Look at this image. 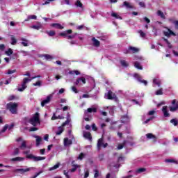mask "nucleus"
<instances>
[{
    "label": "nucleus",
    "mask_w": 178,
    "mask_h": 178,
    "mask_svg": "<svg viewBox=\"0 0 178 178\" xmlns=\"http://www.w3.org/2000/svg\"><path fill=\"white\" fill-rule=\"evenodd\" d=\"M40 77H41L40 75L35 76L32 77L31 79L24 78L22 83L21 84L22 88H19L18 91H19V92L24 91L25 88H27V85H26L27 83H30V81H31V80H34V79H37V78H40Z\"/></svg>",
    "instance_id": "obj_1"
},
{
    "label": "nucleus",
    "mask_w": 178,
    "mask_h": 178,
    "mask_svg": "<svg viewBox=\"0 0 178 178\" xmlns=\"http://www.w3.org/2000/svg\"><path fill=\"white\" fill-rule=\"evenodd\" d=\"M17 103L10 102L6 104V109L13 115H17Z\"/></svg>",
    "instance_id": "obj_2"
},
{
    "label": "nucleus",
    "mask_w": 178,
    "mask_h": 178,
    "mask_svg": "<svg viewBox=\"0 0 178 178\" xmlns=\"http://www.w3.org/2000/svg\"><path fill=\"white\" fill-rule=\"evenodd\" d=\"M29 123L34 127H35L37 124H40L41 123L40 121V113H35L33 117L29 120Z\"/></svg>",
    "instance_id": "obj_3"
},
{
    "label": "nucleus",
    "mask_w": 178,
    "mask_h": 178,
    "mask_svg": "<svg viewBox=\"0 0 178 178\" xmlns=\"http://www.w3.org/2000/svg\"><path fill=\"white\" fill-rule=\"evenodd\" d=\"M27 159H33L35 162H38V161H44L45 157L44 156H35L34 154L26 155Z\"/></svg>",
    "instance_id": "obj_4"
},
{
    "label": "nucleus",
    "mask_w": 178,
    "mask_h": 178,
    "mask_svg": "<svg viewBox=\"0 0 178 178\" xmlns=\"http://www.w3.org/2000/svg\"><path fill=\"white\" fill-rule=\"evenodd\" d=\"M31 170V168H17L14 170L15 173H20V175H24V173H27V172H30Z\"/></svg>",
    "instance_id": "obj_5"
},
{
    "label": "nucleus",
    "mask_w": 178,
    "mask_h": 178,
    "mask_svg": "<svg viewBox=\"0 0 178 178\" xmlns=\"http://www.w3.org/2000/svg\"><path fill=\"white\" fill-rule=\"evenodd\" d=\"M107 99H115V101L118 100V97L116 96V94L113 93L111 90H109L106 95Z\"/></svg>",
    "instance_id": "obj_6"
},
{
    "label": "nucleus",
    "mask_w": 178,
    "mask_h": 178,
    "mask_svg": "<svg viewBox=\"0 0 178 178\" xmlns=\"http://www.w3.org/2000/svg\"><path fill=\"white\" fill-rule=\"evenodd\" d=\"M51 99H52V95H49L47 97V98L41 102V106L44 107L47 104H49L51 102Z\"/></svg>",
    "instance_id": "obj_7"
},
{
    "label": "nucleus",
    "mask_w": 178,
    "mask_h": 178,
    "mask_svg": "<svg viewBox=\"0 0 178 178\" xmlns=\"http://www.w3.org/2000/svg\"><path fill=\"white\" fill-rule=\"evenodd\" d=\"M162 112L163 113L164 118H170V113H169V111H168V106H163Z\"/></svg>",
    "instance_id": "obj_8"
},
{
    "label": "nucleus",
    "mask_w": 178,
    "mask_h": 178,
    "mask_svg": "<svg viewBox=\"0 0 178 178\" xmlns=\"http://www.w3.org/2000/svg\"><path fill=\"white\" fill-rule=\"evenodd\" d=\"M73 31L72 29H68L64 32L60 33L59 35L60 37H64V38H67V34H72Z\"/></svg>",
    "instance_id": "obj_9"
},
{
    "label": "nucleus",
    "mask_w": 178,
    "mask_h": 178,
    "mask_svg": "<svg viewBox=\"0 0 178 178\" xmlns=\"http://www.w3.org/2000/svg\"><path fill=\"white\" fill-rule=\"evenodd\" d=\"M163 34L165 37H168V38H169L170 37V35H176V33H175V32H173V31L170 30V29H168V31H164Z\"/></svg>",
    "instance_id": "obj_10"
},
{
    "label": "nucleus",
    "mask_w": 178,
    "mask_h": 178,
    "mask_svg": "<svg viewBox=\"0 0 178 178\" xmlns=\"http://www.w3.org/2000/svg\"><path fill=\"white\" fill-rule=\"evenodd\" d=\"M51 27H54V29H58V30H63L64 27L59 23H53L51 24Z\"/></svg>",
    "instance_id": "obj_11"
},
{
    "label": "nucleus",
    "mask_w": 178,
    "mask_h": 178,
    "mask_svg": "<svg viewBox=\"0 0 178 178\" xmlns=\"http://www.w3.org/2000/svg\"><path fill=\"white\" fill-rule=\"evenodd\" d=\"M33 137L34 138H36V147H40V145H41V142L42 141V138L37 135H34Z\"/></svg>",
    "instance_id": "obj_12"
},
{
    "label": "nucleus",
    "mask_w": 178,
    "mask_h": 178,
    "mask_svg": "<svg viewBox=\"0 0 178 178\" xmlns=\"http://www.w3.org/2000/svg\"><path fill=\"white\" fill-rule=\"evenodd\" d=\"M83 137L86 138V140H89V141H92V136L90 132H83Z\"/></svg>",
    "instance_id": "obj_13"
},
{
    "label": "nucleus",
    "mask_w": 178,
    "mask_h": 178,
    "mask_svg": "<svg viewBox=\"0 0 178 178\" xmlns=\"http://www.w3.org/2000/svg\"><path fill=\"white\" fill-rule=\"evenodd\" d=\"M80 83H82L83 84H86V78L84 77L78 78L75 82V84L76 86H79Z\"/></svg>",
    "instance_id": "obj_14"
},
{
    "label": "nucleus",
    "mask_w": 178,
    "mask_h": 178,
    "mask_svg": "<svg viewBox=\"0 0 178 178\" xmlns=\"http://www.w3.org/2000/svg\"><path fill=\"white\" fill-rule=\"evenodd\" d=\"M92 41L93 42V47H96V48H98L99 45H101V42H99V40H97L95 38H92Z\"/></svg>",
    "instance_id": "obj_15"
},
{
    "label": "nucleus",
    "mask_w": 178,
    "mask_h": 178,
    "mask_svg": "<svg viewBox=\"0 0 178 178\" xmlns=\"http://www.w3.org/2000/svg\"><path fill=\"white\" fill-rule=\"evenodd\" d=\"M156 15L157 16H159V17H161V19H163V20H165V19H166V16H165V14L161 10H157Z\"/></svg>",
    "instance_id": "obj_16"
},
{
    "label": "nucleus",
    "mask_w": 178,
    "mask_h": 178,
    "mask_svg": "<svg viewBox=\"0 0 178 178\" xmlns=\"http://www.w3.org/2000/svg\"><path fill=\"white\" fill-rule=\"evenodd\" d=\"M72 144H73V142H72V140H69V138H64L65 147H69V145H72Z\"/></svg>",
    "instance_id": "obj_17"
},
{
    "label": "nucleus",
    "mask_w": 178,
    "mask_h": 178,
    "mask_svg": "<svg viewBox=\"0 0 178 178\" xmlns=\"http://www.w3.org/2000/svg\"><path fill=\"white\" fill-rule=\"evenodd\" d=\"M129 49L131 51V54H137V52H140V49L133 46H129Z\"/></svg>",
    "instance_id": "obj_18"
},
{
    "label": "nucleus",
    "mask_w": 178,
    "mask_h": 178,
    "mask_svg": "<svg viewBox=\"0 0 178 178\" xmlns=\"http://www.w3.org/2000/svg\"><path fill=\"white\" fill-rule=\"evenodd\" d=\"M40 58H44L46 60H52L54 59V57L49 54H42Z\"/></svg>",
    "instance_id": "obj_19"
},
{
    "label": "nucleus",
    "mask_w": 178,
    "mask_h": 178,
    "mask_svg": "<svg viewBox=\"0 0 178 178\" xmlns=\"http://www.w3.org/2000/svg\"><path fill=\"white\" fill-rule=\"evenodd\" d=\"M146 137L147 138H148L149 140H154V141H156V136H155V135L149 133L147 134H146Z\"/></svg>",
    "instance_id": "obj_20"
},
{
    "label": "nucleus",
    "mask_w": 178,
    "mask_h": 178,
    "mask_svg": "<svg viewBox=\"0 0 178 178\" xmlns=\"http://www.w3.org/2000/svg\"><path fill=\"white\" fill-rule=\"evenodd\" d=\"M21 41H22L21 44L22 45H23V47H29V40L22 38H21Z\"/></svg>",
    "instance_id": "obj_21"
},
{
    "label": "nucleus",
    "mask_w": 178,
    "mask_h": 178,
    "mask_svg": "<svg viewBox=\"0 0 178 178\" xmlns=\"http://www.w3.org/2000/svg\"><path fill=\"white\" fill-rule=\"evenodd\" d=\"M104 145V138H101L97 141V148L98 149H101V147Z\"/></svg>",
    "instance_id": "obj_22"
},
{
    "label": "nucleus",
    "mask_w": 178,
    "mask_h": 178,
    "mask_svg": "<svg viewBox=\"0 0 178 178\" xmlns=\"http://www.w3.org/2000/svg\"><path fill=\"white\" fill-rule=\"evenodd\" d=\"M63 131H65L63 127H59L58 130L56 132V136H60Z\"/></svg>",
    "instance_id": "obj_23"
},
{
    "label": "nucleus",
    "mask_w": 178,
    "mask_h": 178,
    "mask_svg": "<svg viewBox=\"0 0 178 178\" xmlns=\"http://www.w3.org/2000/svg\"><path fill=\"white\" fill-rule=\"evenodd\" d=\"M22 161H24V158L23 157H15V158H13L11 159V161L12 162H20Z\"/></svg>",
    "instance_id": "obj_24"
},
{
    "label": "nucleus",
    "mask_w": 178,
    "mask_h": 178,
    "mask_svg": "<svg viewBox=\"0 0 178 178\" xmlns=\"http://www.w3.org/2000/svg\"><path fill=\"white\" fill-rule=\"evenodd\" d=\"M169 109L170 112H176L178 110V104L177 103L175 106H170Z\"/></svg>",
    "instance_id": "obj_25"
},
{
    "label": "nucleus",
    "mask_w": 178,
    "mask_h": 178,
    "mask_svg": "<svg viewBox=\"0 0 178 178\" xmlns=\"http://www.w3.org/2000/svg\"><path fill=\"white\" fill-rule=\"evenodd\" d=\"M60 166V163H58L57 164L54 165L53 167L49 168V172H52V170H55V169H58Z\"/></svg>",
    "instance_id": "obj_26"
},
{
    "label": "nucleus",
    "mask_w": 178,
    "mask_h": 178,
    "mask_svg": "<svg viewBox=\"0 0 178 178\" xmlns=\"http://www.w3.org/2000/svg\"><path fill=\"white\" fill-rule=\"evenodd\" d=\"M165 162H167L168 163H175V165H177V163H178L177 161H176L175 159H165Z\"/></svg>",
    "instance_id": "obj_27"
},
{
    "label": "nucleus",
    "mask_w": 178,
    "mask_h": 178,
    "mask_svg": "<svg viewBox=\"0 0 178 178\" xmlns=\"http://www.w3.org/2000/svg\"><path fill=\"white\" fill-rule=\"evenodd\" d=\"M134 77L135 79H137L138 81H139L140 83L143 81V77H141V76H140V74L137 73L134 74Z\"/></svg>",
    "instance_id": "obj_28"
},
{
    "label": "nucleus",
    "mask_w": 178,
    "mask_h": 178,
    "mask_svg": "<svg viewBox=\"0 0 178 178\" xmlns=\"http://www.w3.org/2000/svg\"><path fill=\"white\" fill-rule=\"evenodd\" d=\"M87 111L88 113H97V108H88Z\"/></svg>",
    "instance_id": "obj_29"
},
{
    "label": "nucleus",
    "mask_w": 178,
    "mask_h": 178,
    "mask_svg": "<svg viewBox=\"0 0 178 178\" xmlns=\"http://www.w3.org/2000/svg\"><path fill=\"white\" fill-rule=\"evenodd\" d=\"M47 34H48L49 37H54L55 34H56V32L55 31H46Z\"/></svg>",
    "instance_id": "obj_30"
},
{
    "label": "nucleus",
    "mask_w": 178,
    "mask_h": 178,
    "mask_svg": "<svg viewBox=\"0 0 178 178\" xmlns=\"http://www.w3.org/2000/svg\"><path fill=\"white\" fill-rule=\"evenodd\" d=\"M76 35H77V33H74L72 35H67V40H73L74 38H76Z\"/></svg>",
    "instance_id": "obj_31"
},
{
    "label": "nucleus",
    "mask_w": 178,
    "mask_h": 178,
    "mask_svg": "<svg viewBox=\"0 0 178 178\" xmlns=\"http://www.w3.org/2000/svg\"><path fill=\"white\" fill-rule=\"evenodd\" d=\"M11 45H16L17 44V40L13 35L11 36Z\"/></svg>",
    "instance_id": "obj_32"
},
{
    "label": "nucleus",
    "mask_w": 178,
    "mask_h": 178,
    "mask_svg": "<svg viewBox=\"0 0 178 178\" xmlns=\"http://www.w3.org/2000/svg\"><path fill=\"white\" fill-rule=\"evenodd\" d=\"M134 66L136 69H139L140 70H143V67L140 65V63L136 61L134 63Z\"/></svg>",
    "instance_id": "obj_33"
},
{
    "label": "nucleus",
    "mask_w": 178,
    "mask_h": 178,
    "mask_svg": "<svg viewBox=\"0 0 178 178\" xmlns=\"http://www.w3.org/2000/svg\"><path fill=\"white\" fill-rule=\"evenodd\" d=\"M123 6H126V8H127V9H131V8H133V6H131V5H130V3H129L127 1H124Z\"/></svg>",
    "instance_id": "obj_34"
},
{
    "label": "nucleus",
    "mask_w": 178,
    "mask_h": 178,
    "mask_svg": "<svg viewBox=\"0 0 178 178\" xmlns=\"http://www.w3.org/2000/svg\"><path fill=\"white\" fill-rule=\"evenodd\" d=\"M153 83L156 84V86H158V87H161V81H159V79H154Z\"/></svg>",
    "instance_id": "obj_35"
},
{
    "label": "nucleus",
    "mask_w": 178,
    "mask_h": 178,
    "mask_svg": "<svg viewBox=\"0 0 178 178\" xmlns=\"http://www.w3.org/2000/svg\"><path fill=\"white\" fill-rule=\"evenodd\" d=\"M170 123H172V124H173L174 126H177L178 124V121L176 118H173L172 120H170Z\"/></svg>",
    "instance_id": "obj_36"
},
{
    "label": "nucleus",
    "mask_w": 178,
    "mask_h": 178,
    "mask_svg": "<svg viewBox=\"0 0 178 178\" xmlns=\"http://www.w3.org/2000/svg\"><path fill=\"white\" fill-rule=\"evenodd\" d=\"M120 63L124 67H127V66H129V63H127V62H126L124 60H121Z\"/></svg>",
    "instance_id": "obj_37"
},
{
    "label": "nucleus",
    "mask_w": 178,
    "mask_h": 178,
    "mask_svg": "<svg viewBox=\"0 0 178 178\" xmlns=\"http://www.w3.org/2000/svg\"><path fill=\"white\" fill-rule=\"evenodd\" d=\"M112 17H115V19H120L122 20V17H120L119 15H118L116 13H113L111 14Z\"/></svg>",
    "instance_id": "obj_38"
},
{
    "label": "nucleus",
    "mask_w": 178,
    "mask_h": 178,
    "mask_svg": "<svg viewBox=\"0 0 178 178\" xmlns=\"http://www.w3.org/2000/svg\"><path fill=\"white\" fill-rule=\"evenodd\" d=\"M156 95H163V89L161 88L156 91Z\"/></svg>",
    "instance_id": "obj_39"
},
{
    "label": "nucleus",
    "mask_w": 178,
    "mask_h": 178,
    "mask_svg": "<svg viewBox=\"0 0 178 178\" xmlns=\"http://www.w3.org/2000/svg\"><path fill=\"white\" fill-rule=\"evenodd\" d=\"M42 26L41 24L40 25H33L31 26V29H34V30H40V29H42Z\"/></svg>",
    "instance_id": "obj_40"
},
{
    "label": "nucleus",
    "mask_w": 178,
    "mask_h": 178,
    "mask_svg": "<svg viewBox=\"0 0 178 178\" xmlns=\"http://www.w3.org/2000/svg\"><path fill=\"white\" fill-rule=\"evenodd\" d=\"M72 166H74V168H72V169L70 170V172H71L72 173H74V172H76V170H77V168H79V167H80V165H73Z\"/></svg>",
    "instance_id": "obj_41"
},
{
    "label": "nucleus",
    "mask_w": 178,
    "mask_h": 178,
    "mask_svg": "<svg viewBox=\"0 0 178 178\" xmlns=\"http://www.w3.org/2000/svg\"><path fill=\"white\" fill-rule=\"evenodd\" d=\"M75 5L76 6H77V8H83V3H81V1H80V0H77L75 3Z\"/></svg>",
    "instance_id": "obj_42"
},
{
    "label": "nucleus",
    "mask_w": 178,
    "mask_h": 178,
    "mask_svg": "<svg viewBox=\"0 0 178 178\" xmlns=\"http://www.w3.org/2000/svg\"><path fill=\"white\" fill-rule=\"evenodd\" d=\"M124 145H126V140H124L122 144L118 145V149H123Z\"/></svg>",
    "instance_id": "obj_43"
},
{
    "label": "nucleus",
    "mask_w": 178,
    "mask_h": 178,
    "mask_svg": "<svg viewBox=\"0 0 178 178\" xmlns=\"http://www.w3.org/2000/svg\"><path fill=\"white\" fill-rule=\"evenodd\" d=\"M146 170H147V169H145L144 168H140L136 170V173H143V172H145Z\"/></svg>",
    "instance_id": "obj_44"
},
{
    "label": "nucleus",
    "mask_w": 178,
    "mask_h": 178,
    "mask_svg": "<svg viewBox=\"0 0 178 178\" xmlns=\"http://www.w3.org/2000/svg\"><path fill=\"white\" fill-rule=\"evenodd\" d=\"M94 178H98L99 177V171L98 170H94Z\"/></svg>",
    "instance_id": "obj_45"
},
{
    "label": "nucleus",
    "mask_w": 178,
    "mask_h": 178,
    "mask_svg": "<svg viewBox=\"0 0 178 178\" xmlns=\"http://www.w3.org/2000/svg\"><path fill=\"white\" fill-rule=\"evenodd\" d=\"M70 123V120L69 118L67 119V120L65 122H64L62 124L61 127H65V126H66V124H69Z\"/></svg>",
    "instance_id": "obj_46"
},
{
    "label": "nucleus",
    "mask_w": 178,
    "mask_h": 178,
    "mask_svg": "<svg viewBox=\"0 0 178 178\" xmlns=\"http://www.w3.org/2000/svg\"><path fill=\"white\" fill-rule=\"evenodd\" d=\"M6 54L8 55V56H10V55L13 54V50H12V49H8V50L6 51Z\"/></svg>",
    "instance_id": "obj_47"
},
{
    "label": "nucleus",
    "mask_w": 178,
    "mask_h": 178,
    "mask_svg": "<svg viewBox=\"0 0 178 178\" xmlns=\"http://www.w3.org/2000/svg\"><path fill=\"white\" fill-rule=\"evenodd\" d=\"M33 86H35V87H41V81H38L36 83H33Z\"/></svg>",
    "instance_id": "obj_48"
},
{
    "label": "nucleus",
    "mask_w": 178,
    "mask_h": 178,
    "mask_svg": "<svg viewBox=\"0 0 178 178\" xmlns=\"http://www.w3.org/2000/svg\"><path fill=\"white\" fill-rule=\"evenodd\" d=\"M74 73L76 74V76H79V74H80V72L77 70L70 72V74H73Z\"/></svg>",
    "instance_id": "obj_49"
},
{
    "label": "nucleus",
    "mask_w": 178,
    "mask_h": 178,
    "mask_svg": "<svg viewBox=\"0 0 178 178\" xmlns=\"http://www.w3.org/2000/svg\"><path fill=\"white\" fill-rule=\"evenodd\" d=\"M72 90L75 94H79V90H77V88L76 86H72Z\"/></svg>",
    "instance_id": "obj_50"
},
{
    "label": "nucleus",
    "mask_w": 178,
    "mask_h": 178,
    "mask_svg": "<svg viewBox=\"0 0 178 178\" xmlns=\"http://www.w3.org/2000/svg\"><path fill=\"white\" fill-rule=\"evenodd\" d=\"M124 54L125 55H127V54H131V50H130V47H129L128 49H125V50L124 51Z\"/></svg>",
    "instance_id": "obj_51"
},
{
    "label": "nucleus",
    "mask_w": 178,
    "mask_h": 178,
    "mask_svg": "<svg viewBox=\"0 0 178 178\" xmlns=\"http://www.w3.org/2000/svg\"><path fill=\"white\" fill-rule=\"evenodd\" d=\"M143 20H144V22H145V23H147V24H149V23H151V20H150L148 17H145L143 18Z\"/></svg>",
    "instance_id": "obj_52"
},
{
    "label": "nucleus",
    "mask_w": 178,
    "mask_h": 178,
    "mask_svg": "<svg viewBox=\"0 0 178 178\" xmlns=\"http://www.w3.org/2000/svg\"><path fill=\"white\" fill-rule=\"evenodd\" d=\"M92 130H93V131H97V130H98V128L97 127V125H95V123H93L92 124Z\"/></svg>",
    "instance_id": "obj_53"
},
{
    "label": "nucleus",
    "mask_w": 178,
    "mask_h": 178,
    "mask_svg": "<svg viewBox=\"0 0 178 178\" xmlns=\"http://www.w3.org/2000/svg\"><path fill=\"white\" fill-rule=\"evenodd\" d=\"M13 73H16V70H8V72L6 73V74H13Z\"/></svg>",
    "instance_id": "obj_54"
},
{
    "label": "nucleus",
    "mask_w": 178,
    "mask_h": 178,
    "mask_svg": "<svg viewBox=\"0 0 178 178\" xmlns=\"http://www.w3.org/2000/svg\"><path fill=\"white\" fill-rule=\"evenodd\" d=\"M19 148H15L13 155H19Z\"/></svg>",
    "instance_id": "obj_55"
},
{
    "label": "nucleus",
    "mask_w": 178,
    "mask_h": 178,
    "mask_svg": "<svg viewBox=\"0 0 178 178\" xmlns=\"http://www.w3.org/2000/svg\"><path fill=\"white\" fill-rule=\"evenodd\" d=\"M41 173H42V170H40L38 172H37L33 177H32V178H37V177H38V176H40L41 175Z\"/></svg>",
    "instance_id": "obj_56"
},
{
    "label": "nucleus",
    "mask_w": 178,
    "mask_h": 178,
    "mask_svg": "<svg viewBox=\"0 0 178 178\" xmlns=\"http://www.w3.org/2000/svg\"><path fill=\"white\" fill-rule=\"evenodd\" d=\"M29 20H30V19H33V20H37V16L36 15H29L28 17Z\"/></svg>",
    "instance_id": "obj_57"
},
{
    "label": "nucleus",
    "mask_w": 178,
    "mask_h": 178,
    "mask_svg": "<svg viewBox=\"0 0 178 178\" xmlns=\"http://www.w3.org/2000/svg\"><path fill=\"white\" fill-rule=\"evenodd\" d=\"M90 176V171L88 170H87L86 172H85V174H84V177L83 178H87Z\"/></svg>",
    "instance_id": "obj_58"
},
{
    "label": "nucleus",
    "mask_w": 178,
    "mask_h": 178,
    "mask_svg": "<svg viewBox=\"0 0 178 178\" xmlns=\"http://www.w3.org/2000/svg\"><path fill=\"white\" fill-rule=\"evenodd\" d=\"M63 175H65L66 178H70V175H69V172L64 170L63 171Z\"/></svg>",
    "instance_id": "obj_59"
},
{
    "label": "nucleus",
    "mask_w": 178,
    "mask_h": 178,
    "mask_svg": "<svg viewBox=\"0 0 178 178\" xmlns=\"http://www.w3.org/2000/svg\"><path fill=\"white\" fill-rule=\"evenodd\" d=\"M154 117H150L149 118H148L147 120H146L144 122V124H147V123H148L149 122H151V120H152V119H154Z\"/></svg>",
    "instance_id": "obj_60"
},
{
    "label": "nucleus",
    "mask_w": 178,
    "mask_h": 178,
    "mask_svg": "<svg viewBox=\"0 0 178 178\" xmlns=\"http://www.w3.org/2000/svg\"><path fill=\"white\" fill-rule=\"evenodd\" d=\"M83 158H84V153H81L78 156L77 159H79L80 161H81Z\"/></svg>",
    "instance_id": "obj_61"
},
{
    "label": "nucleus",
    "mask_w": 178,
    "mask_h": 178,
    "mask_svg": "<svg viewBox=\"0 0 178 178\" xmlns=\"http://www.w3.org/2000/svg\"><path fill=\"white\" fill-rule=\"evenodd\" d=\"M139 34H140V37H142L143 38H144V37H145V33H144L143 31H142L141 30H140L138 31Z\"/></svg>",
    "instance_id": "obj_62"
},
{
    "label": "nucleus",
    "mask_w": 178,
    "mask_h": 178,
    "mask_svg": "<svg viewBox=\"0 0 178 178\" xmlns=\"http://www.w3.org/2000/svg\"><path fill=\"white\" fill-rule=\"evenodd\" d=\"M37 130H38V128L33 127L30 128L29 131H37Z\"/></svg>",
    "instance_id": "obj_63"
},
{
    "label": "nucleus",
    "mask_w": 178,
    "mask_h": 178,
    "mask_svg": "<svg viewBox=\"0 0 178 178\" xmlns=\"http://www.w3.org/2000/svg\"><path fill=\"white\" fill-rule=\"evenodd\" d=\"M121 161H124V157L123 156H120L118 159V162H120Z\"/></svg>",
    "instance_id": "obj_64"
}]
</instances>
